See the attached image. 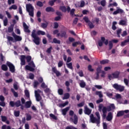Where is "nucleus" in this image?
Segmentation results:
<instances>
[{
	"mask_svg": "<svg viewBox=\"0 0 129 129\" xmlns=\"http://www.w3.org/2000/svg\"><path fill=\"white\" fill-rule=\"evenodd\" d=\"M98 111L100 112L102 111L103 118H105V117H106V113H107V111H111V107L109 106L106 107V106H103V104H99L98 106Z\"/></svg>",
	"mask_w": 129,
	"mask_h": 129,
	"instance_id": "nucleus-1",
	"label": "nucleus"
},
{
	"mask_svg": "<svg viewBox=\"0 0 129 129\" xmlns=\"http://www.w3.org/2000/svg\"><path fill=\"white\" fill-rule=\"evenodd\" d=\"M95 115L97 118L94 117L93 114L90 115L91 122L92 123H96L97 126H99V124H100V115L99 114V112H96Z\"/></svg>",
	"mask_w": 129,
	"mask_h": 129,
	"instance_id": "nucleus-2",
	"label": "nucleus"
},
{
	"mask_svg": "<svg viewBox=\"0 0 129 129\" xmlns=\"http://www.w3.org/2000/svg\"><path fill=\"white\" fill-rule=\"evenodd\" d=\"M69 114L70 116H73L74 115V118L73 117H71L70 120L72 121L74 124H77L78 123V116H77V115L74 114V111L72 110H70Z\"/></svg>",
	"mask_w": 129,
	"mask_h": 129,
	"instance_id": "nucleus-3",
	"label": "nucleus"
},
{
	"mask_svg": "<svg viewBox=\"0 0 129 129\" xmlns=\"http://www.w3.org/2000/svg\"><path fill=\"white\" fill-rule=\"evenodd\" d=\"M25 59H26L27 61L28 62H31V60H32V56L30 55H27L26 56V55H22L21 56L20 60H21V65L23 66L24 65H26V60Z\"/></svg>",
	"mask_w": 129,
	"mask_h": 129,
	"instance_id": "nucleus-4",
	"label": "nucleus"
},
{
	"mask_svg": "<svg viewBox=\"0 0 129 129\" xmlns=\"http://www.w3.org/2000/svg\"><path fill=\"white\" fill-rule=\"evenodd\" d=\"M31 37L34 39L33 42L36 45H40V38L36 34V30L34 29L32 31Z\"/></svg>",
	"mask_w": 129,
	"mask_h": 129,
	"instance_id": "nucleus-5",
	"label": "nucleus"
},
{
	"mask_svg": "<svg viewBox=\"0 0 129 129\" xmlns=\"http://www.w3.org/2000/svg\"><path fill=\"white\" fill-rule=\"evenodd\" d=\"M36 68V66L34 63L33 60L31 61L28 63V65H26L25 66L26 70H28V71H30L31 72H33L35 71V69Z\"/></svg>",
	"mask_w": 129,
	"mask_h": 129,
	"instance_id": "nucleus-6",
	"label": "nucleus"
},
{
	"mask_svg": "<svg viewBox=\"0 0 129 129\" xmlns=\"http://www.w3.org/2000/svg\"><path fill=\"white\" fill-rule=\"evenodd\" d=\"M26 11L29 13L30 17H34V8L32 6V4L26 5Z\"/></svg>",
	"mask_w": 129,
	"mask_h": 129,
	"instance_id": "nucleus-7",
	"label": "nucleus"
},
{
	"mask_svg": "<svg viewBox=\"0 0 129 129\" xmlns=\"http://www.w3.org/2000/svg\"><path fill=\"white\" fill-rule=\"evenodd\" d=\"M112 87L116 90L119 91V92H122L124 91V86H121V85H118V84H114L112 85Z\"/></svg>",
	"mask_w": 129,
	"mask_h": 129,
	"instance_id": "nucleus-8",
	"label": "nucleus"
},
{
	"mask_svg": "<svg viewBox=\"0 0 129 129\" xmlns=\"http://www.w3.org/2000/svg\"><path fill=\"white\" fill-rule=\"evenodd\" d=\"M6 65L8 66L10 72H12V73H15L16 71V69L14 64L10 61H7Z\"/></svg>",
	"mask_w": 129,
	"mask_h": 129,
	"instance_id": "nucleus-9",
	"label": "nucleus"
},
{
	"mask_svg": "<svg viewBox=\"0 0 129 129\" xmlns=\"http://www.w3.org/2000/svg\"><path fill=\"white\" fill-rule=\"evenodd\" d=\"M103 43L107 46V45H108V40L106 39L105 40V38H104V37H101V41L100 40L98 42L99 47H102Z\"/></svg>",
	"mask_w": 129,
	"mask_h": 129,
	"instance_id": "nucleus-10",
	"label": "nucleus"
},
{
	"mask_svg": "<svg viewBox=\"0 0 129 129\" xmlns=\"http://www.w3.org/2000/svg\"><path fill=\"white\" fill-rule=\"evenodd\" d=\"M11 107H14L15 106L16 107H20L22 104H21V100H18L16 102H14L13 101H11L9 103Z\"/></svg>",
	"mask_w": 129,
	"mask_h": 129,
	"instance_id": "nucleus-11",
	"label": "nucleus"
},
{
	"mask_svg": "<svg viewBox=\"0 0 129 129\" xmlns=\"http://www.w3.org/2000/svg\"><path fill=\"white\" fill-rule=\"evenodd\" d=\"M39 93H41V90H40L39 89L35 91V95L36 101H40L41 99H42V97Z\"/></svg>",
	"mask_w": 129,
	"mask_h": 129,
	"instance_id": "nucleus-12",
	"label": "nucleus"
},
{
	"mask_svg": "<svg viewBox=\"0 0 129 129\" xmlns=\"http://www.w3.org/2000/svg\"><path fill=\"white\" fill-rule=\"evenodd\" d=\"M12 35L13 36V38H14L15 42H20L23 40L22 36L17 35L16 33L14 32H12Z\"/></svg>",
	"mask_w": 129,
	"mask_h": 129,
	"instance_id": "nucleus-13",
	"label": "nucleus"
},
{
	"mask_svg": "<svg viewBox=\"0 0 129 129\" xmlns=\"http://www.w3.org/2000/svg\"><path fill=\"white\" fill-rule=\"evenodd\" d=\"M115 43L116 44V43H118V40L117 39H112L111 41H109V50H111L112 48L113 47V43Z\"/></svg>",
	"mask_w": 129,
	"mask_h": 129,
	"instance_id": "nucleus-14",
	"label": "nucleus"
},
{
	"mask_svg": "<svg viewBox=\"0 0 129 129\" xmlns=\"http://www.w3.org/2000/svg\"><path fill=\"white\" fill-rule=\"evenodd\" d=\"M117 14H124V11L121 9H117L113 13V15H117Z\"/></svg>",
	"mask_w": 129,
	"mask_h": 129,
	"instance_id": "nucleus-15",
	"label": "nucleus"
},
{
	"mask_svg": "<svg viewBox=\"0 0 129 129\" xmlns=\"http://www.w3.org/2000/svg\"><path fill=\"white\" fill-rule=\"evenodd\" d=\"M23 28L24 29V32L25 33H30L31 31L29 30V26L27 25L26 23L23 22Z\"/></svg>",
	"mask_w": 129,
	"mask_h": 129,
	"instance_id": "nucleus-16",
	"label": "nucleus"
},
{
	"mask_svg": "<svg viewBox=\"0 0 129 129\" xmlns=\"http://www.w3.org/2000/svg\"><path fill=\"white\" fill-rule=\"evenodd\" d=\"M52 72H53V73H55V74H56V76L57 77H59V76H60L61 75V73H60V72H59L57 70V69H56V68H55V67L52 68Z\"/></svg>",
	"mask_w": 129,
	"mask_h": 129,
	"instance_id": "nucleus-17",
	"label": "nucleus"
},
{
	"mask_svg": "<svg viewBox=\"0 0 129 129\" xmlns=\"http://www.w3.org/2000/svg\"><path fill=\"white\" fill-rule=\"evenodd\" d=\"M92 110L89 109L87 107H85V110H84V113L85 114H87L88 115H89L91 113Z\"/></svg>",
	"mask_w": 129,
	"mask_h": 129,
	"instance_id": "nucleus-18",
	"label": "nucleus"
},
{
	"mask_svg": "<svg viewBox=\"0 0 129 129\" xmlns=\"http://www.w3.org/2000/svg\"><path fill=\"white\" fill-rule=\"evenodd\" d=\"M119 74H120L119 72L116 71L112 74V76H113V78H118V77H119Z\"/></svg>",
	"mask_w": 129,
	"mask_h": 129,
	"instance_id": "nucleus-19",
	"label": "nucleus"
},
{
	"mask_svg": "<svg viewBox=\"0 0 129 129\" xmlns=\"http://www.w3.org/2000/svg\"><path fill=\"white\" fill-rule=\"evenodd\" d=\"M45 11L47 13H49L50 12H51V13H54V12H55V9H54L53 7H48L45 9Z\"/></svg>",
	"mask_w": 129,
	"mask_h": 129,
	"instance_id": "nucleus-20",
	"label": "nucleus"
},
{
	"mask_svg": "<svg viewBox=\"0 0 129 129\" xmlns=\"http://www.w3.org/2000/svg\"><path fill=\"white\" fill-rule=\"evenodd\" d=\"M70 109V107H67L66 108L62 110V113L63 115H66L67 114V112Z\"/></svg>",
	"mask_w": 129,
	"mask_h": 129,
	"instance_id": "nucleus-21",
	"label": "nucleus"
},
{
	"mask_svg": "<svg viewBox=\"0 0 129 129\" xmlns=\"http://www.w3.org/2000/svg\"><path fill=\"white\" fill-rule=\"evenodd\" d=\"M106 119L108 121H110V120H112V113L111 112L108 113Z\"/></svg>",
	"mask_w": 129,
	"mask_h": 129,
	"instance_id": "nucleus-22",
	"label": "nucleus"
},
{
	"mask_svg": "<svg viewBox=\"0 0 129 129\" xmlns=\"http://www.w3.org/2000/svg\"><path fill=\"white\" fill-rule=\"evenodd\" d=\"M1 69L3 71H8L9 68H8V65L3 64L1 66Z\"/></svg>",
	"mask_w": 129,
	"mask_h": 129,
	"instance_id": "nucleus-23",
	"label": "nucleus"
},
{
	"mask_svg": "<svg viewBox=\"0 0 129 129\" xmlns=\"http://www.w3.org/2000/svg\"><path fill=\"white\" fill-rule=\"evenodd\" d=\"M79 85L81 88H84L85 86H86V83H85L83 80H81Z\"/></svg>",
	"mask_w": 129,
	"mask_h": 129,
	"instance_id": "nucleus-24",
	"label": "nucleus"
},
{
	"mask_svg": "<svg viewBox=\"0 0 129 129\" xmlns=\"http://www.w3.org/2000/svg\"><path fill=\"white\" fill-rule=\"evenodd\" d=\"M14 24H11L10 27H8V33H14Z\"/></svg>",
	"mask_w": 129,
	"mask_h": 129,
	"instance_id": "nucleus-25",
	"label": "nucleus"
},
{
	"mask_svg": "<svg viewBox=\"0 0 129 129\" xmlns=\"http://www.w3.org/2000/svg\"><path fill=\"white\" fill-rule=\"evenodd\" d=\"M32 105V102L31 101H28L26 102L25 107L26 108H30Z\"/></svg>",
	"mask_w": 129,
	"mask_h": 129,
	"instance_id": "nucleus-26",
	"label": "nucleus"
},
{
	"mask_svg": "<svg viewBox=\"0 0 129 129\" xmlns=\"http://www.w3.org/2000/svg\"><path fill=\"white\" fill-rule=\"evenodd\" d=\"M37 35L38 36H40V35H41V36H45V35H46V32L42 30H38L37 32Z\"/></svg>",
	"mask_w": 129,
	"mask_h": 129,
	"instance_id": "nucleus-27",
	"label": "nucleus"
},
{
	"mask_svg": "<svg viewBox=\"0 0 129 129\" xmlns=\"http://www.w3.org/2000/svg\"><path fill=\"white\" fill-rule=\"evenodd\" d=\"M124 115V112L123 111H119L117 112L116 116L117 117H119L120 116H122Z\"/></svg>",
	"mask_w": 129,
	"mask_h": 129,
	"instance_id": "nucleus-28",
	"label": "nucleus"
},
{
	"mask_svg": "<svg viewBox=\"0 0 129 129\" xmlns=\"http://www.w3.org/2000/svg\"><path fill=\"white\" fill-rule=\"evenodd\" d=\"M119 25L120 26H126V21L121 20L119 21Z\"/></svg>",
	"mask_w": 129,
	"mask_h": 129,
	"instance_id": "nucleus-29",
	"label": "nucleus"
},
{
	"mask_svg": "<svg viewBox=\"0 0 129 129\" xmlns=\"http://www.w3.org/2000/svg\"><path fill=\"white\" fill-rule=\"evenodd\" d=\"M51 43H54V44H61V41L57 39L56 38H54Z\"/></svg>",
	"mask_w": 129,
	"mask_h": 129,
	"instance_id": "nucleus-30",
	"label": "nucleus"
},
{
	"mask_svg": "<svg viewBox=\"0 0 129 129\" xmlns=\"http://www.w3.org/2000/svg\"><path fill=\"white\" fill-rule=\"evenodd\" d=\"M75 39L73 38V37H69V41H67L66 43L67 44H70V42L72 43V42H75Z\"/></svg>",
	"mask_w": 129,
	"mask_h": 129,
	"instance_id": "nucleus-31",
	"label": "nucleus"
},
{
	"mask_svg": "<svg viewBox=\"0 0 129 129\" xmlns=\"http://www.w3.org/2000/svg\"><path fill=\"white\" fill-rule=\"evenodd\" d=\"M70 97V94L69 93H66L64 94V96L62 98V99H68Z\"/></svg>",
	"mask_w": 129,
	"mask_h": 129,
	"instance_id": "nucleus-32",
	"label": "nucleus"
},
{
	"mask_svg": "<svg viewBox=\"0 0 129 129\" xmlns=\"http://www.w3.org/2000/svg\"><path fill=\"white\" fill-rule=\"evenodd\" d=\"M99 5L101 4L102 7H105L106 6V1L105 0H102L100 3H98Z\"/></svg>",
	"mask_w": 129,
	"mask_h": 129,
	"instance_id": "nucleus-33",
	"label": "nucleus"
},
{
	"mask_svg": "<svg viewBox=\"0 0 129 129\" xmlns=\"http://www.w3.org/2000/svg\"><path fill=\"white\" fill-rule=\"evenodd\" d=\"M59 10L62 11L63 13H66V12H67V9H66V7L65 6H60L59 7Z\"/></svg>",
	"mask_w": 129,
	"mask_h": 129,
	"instance_id": "nucleus-34",
	"label": "nucleus"
},
{
	"mask_svg": "<svg viewBox=\"0 0 129 129\" xmlns=\"http://www.w3.org/2000/svg\"><path fill=\"white\" fill-rule=\"evenodd\" d=\"M67 34V32L66 31H61L60 37L61 38H64V37H66Z\"/></svg>",
	"mask_w": 129,
	"mask_h": 129,
	"instance_id": "nucleus-35",
	"label": "nucleus"
},
{
	"mask_svg": "<svg viewBox=\"0 0 129 129\" xmlns=\"http://www.w3.org/2000/svg\"><path fill=\"white\" fill-rule=\"evenodd\" d=\"M80 44H81L80 41H76L74 42V43H73L72 44V46L73 47H77V46H78V45H80Z\"/></svg>",
	"mask_w": 129,
	"mask_h": 129,
	"instance_id": "nucleus-36",
	"label": "nucleus"
},
{
	"mask_svg": "<svg viewBox=\"0 0 129 129\" xmlns=\"http://www.w3.org/2000/svg\"><path fill=\"white\" fill-rule=\"evenodd\" d=\"M96 95H98L100 98L103 97V95H102V93L100 91H96Z\"/></svg>",
	"mask_w": 129,
	"mask_h": 129,
	"instance_id": "nucleus-37",
	"label": "nucleus"
},
{
	"mask_svg": "<svg viewBox=\"0 0 129 129\" xmlns=\"http://www.w3.org/2000/svg\"><path fill=\"white\" fill-rule=\"evenodd\" d=\"M48 24H49L48 23V22H46V23H42L41 24V28H42L43 29H46V28L48 27Z\"/></svg>",
	"mask_w": 129,
	"mask_h": 129,
	"instance_id": "nucleus-38",
	"label": "nucleus"
},
{
	"mask_svg": "<svg viewBox=\"0 0 129 129\" xmlns=\"http://www.w3.org/2000/svg\"><path fill=\"white\" fill-rule=\"evenodd\" d=\"M37 6L39 7V8H42L43 6H44V4L42 3L41 1H38L36 3Z\"/></svg>",
	"mask_w": 129,
	"mask_h": 129,
	"instance_id": "nucleus-39",
	"label": "nucleus"
},
{
	"mask_svg": "<svg viewBox=\"0 0 129 129\" xmlns=\"http://www.w3.org/2000/svg\"><path fill=\"white\" fill-rule=\"evenodd\" d=\"M49 116L51 117V118H52L53 119H54V120H57V116H56V115H55L54 114L50 113L49 114Z\"/></svg>",
	"mask_w": 129,
	"mask_h": 129,
	"instance_id": "nucleus-40",
	"label": "nucleus"
},
{
	"mask_svg": "<svg viewBox=\"0 0 129 129\" xmlns=\"http://www.w3.org/2000/svg\"><path fill=\"white\" fill-rule=\"evenodd\" d=\"M101 68H102V67L101 66H100V67H98V68H97L96 69V73L98 74H100L101 73V72H102V71H101Z\"/></svg>",
	"mask_w": 129,
	"mask_h": 129,
	"instance_id": "nucleus-41",
	"label": "nucleus"
},
{
	"mask_svg": "<svg viewBox=\"0 0 129 129\" xmlns=\"http://www.w3.org/2000/svg\"><path fill=\"white\" fill-rule=\"evenodd\" d=\"M25 96L27 98H29V97H30V93L29 92V91L28 90H25Z\"/></svg>",
	"mask_w": 129,
	"mask_h": 129,
	"instance_id": "nucleus-42",
	"label": "nucleus"
},
{
	"mask_svg": "<svg viewBox=\"0 0 129 129\" xmlns=\"http://www.w3.org/2000/svg\"><path fill=\"white\" fill-rule=\"evenodd\" d=\"M108 62H109V60H108V59H104L100 61V64H107Z\"/></svg>",
	"mask_w": 129,
	"mask_h": 129,
	"instance_id": "nucleus-43",
	"label": "nucleus"
},
{
	"mask_svg": "<svg viewBox=\"0 0 129 129\" xmlns=\"http://www.w3.org/2000/svg\"><path fill=\"white\" fill-rule=\"evenodd\" d=\"M7 40L9 41V42H13V43H15V41H14V38H13V37L12 36H7Z\"/></svg>",
	"mask_w": 129,
	"mask_h": 129,
	"instance_id": "nucleus-44",
	"label": "nucleus"
},
{
	"mask_svg": "<svg viewBox=\"0 0 129 129\" xmlns=\"http://www.w3.org/2000/svg\"><path fill=\"white\" fill-rule=\"evenodd\" d=\"M31 119H32V116L30 114H27L26 115V120L29 121V120H31Z\"/></svg>",
	"mask_w": 129,
	"mask_h": 129,
	"instance_id": "nucleus-45",
	"label": "nucleus"
},
{
	"mask_svg": "<svg viewBox=\"0 0 129 129\" xmlns=\"http://www.w3.org/2000/svg\"><path fill=\"white\" fill-rule=\"evenodd\" d=\"M2 121H3V122H6L7 121V120L8 119V118L6 116H1Z\"/></svg>",
	"mask_w": 129,
	"mask_h": 129,
	"instance_id": "nucleus-46",
	"label": "nucleus"
},
{
	"mask_svg": "<svg viewBox=\"0 0 129 129\" xmlns=\"http://www.w3.org/2000/svg\"><path fill=\"white\" fill-rule=\"evenodd\" d=\"M2 129H12V128H11V126L10 125L7 126V125L4 124L2 126Z\"/></svg>",
	"mask_w": 129,
	"mask_h": 129,
	"instance_id": "nucleus-47",
	"label": "nucleus"
},
{
	"mask_svg": "<svg viewBox=\"0 0 129 129\" xmlns=\"http://www.w3.org/2000/svg\"><path fill=\"white\" fill-rule=\"evenodd\" d=\"M88 24L90 29H93V28H94V25H93V23L91 22V21H90Z\"/></svg>",
	"mask_w": 129,
	"mask_h": 129,
	"instance_id": "nucleus-48",
	"label": "nucleus"
},
{
	"mask_svg": "<svg viewBox=\"0 0 129 129\" xmlns=\"http://www.w3.org/2000/svg\"><path fill=\"white\" fill-rule=\"evenodd\" d=\"M126 43H128L127 40L125 39L124 41H122L121 42V44L120 46L121 47H124V46H125V45H126Z\"/></svg>",
	"mask_w": 129,
	"mask_h": 129,
	"instance_id": "nucleus-49",
	"label": "nucleus"
},
{
	"mask_svg": "<svg viewBox=\"0 0 129 129\" xmlns=\"http://www.w3.org/2000/svg\"><path fill=\"white\" fill-rule=\"evenodd\" d=\"M39 85V82L37 81H35L33 83V86L34 88H37Z\"/></svg>",
	"mask_w": 129,
	"mask_h": 129,
	"instance_id": "nucleus-50",
	"label": "nucleus"
},
{
	"mask_svg": "<svg viewBox=\"0 0 129 129\" xmlns=\"http://www.w3.org/2000/svg\"><path fill=\"white\" fill-rule=\"evenodd\" d=\"M57 92H58L59 95H63V93L64 91H63V89H58Z\"/></svg>",
	"mask_w": 129,
	"mask_h": 129,
	"instance_id": "nucleus-51",
	"label": "nucleus"
},
{
	"mask_svg": "<svg viewBox=\"0 0 129 129\" xmlns=\"http://www.w3.org/2000/svg\"><path fill=\"white\" fill-rule=\"evenodd\" d=\"M18 7L16 5H13L9 8V10H17Z\"/></svg>",
	"mask_w": 129,
	"mask_h": 129,
	"instance_id": "nucleus-52",
	"label": "nucleus"
},
{
	"mask_svg": "<svg viewBox=\"0 0 129 129\" xmlns=\"http://www.w3.org/2000/svg\"><path fill=\"white\" fill-rule=\"evenodd\" d=\"M67 66L68 68H69V69H71V70H72V69H73V67L72 66V62H70L69 63H67Z\"/></svg>",
	"mask_w": 129,
	"mask_h": 129,
	"instance_id": "nucleus-53",
	"label": "nucleus"
},
{
	"mask_svg": "<svg viewBox=\"0 0 129 129\" xmlns=\"http://www.w3.org/2000/svg\"><path fill=\"white\" fill-rule=\"evenodd\" d=\"M88 69L89 71H90V72H93V71H94V70L92 69V66L91 64L88 66Z\"/></svg>",
	"mask_w": 129,
	"mask_h": 129,
	"instance_id": "nucleus-54",
	"label": "nucleus"
},
{
	"mask_svg": "<svg viewBox=\"0 0 129 129\" xmlns=\"http://www.w3.org/2000/svg\"><path fill=\"white\" fill-rule=\"evenodd\" d=\"M14 115L16 117L20 116V111H16L14 112Z\"/></svg>",
	"mask_w": 129,
	"mask_h": 129,
	"instance_id": "nucleus-55",
	"label": "nucleus"
},
{
	"mask_svg": "<svg viewBox=\"0 0 129 129\" xmlns=\"http://www.w3.org/2000/svg\"><path fill=\"white\" fill-rule=\"evenodd\" d=\"M83 20H84V21H85V22L87 23V24H88L89 23V22H90L89 20V19H88V17H84Z\"/></svg>",
	"mask_w": 129,
	"mask_h": 129,
	"instance_id": "nucleus-56",
	"label": "nucleus"
},
{
	"mask_svg": "<svg viewBox=\"0 0 129 129\" xmlns=\"http://www.w3.org/2000/svg\"><path fill=\"white\" fill-rule=\"evenodd\" d=\"M54 25V29H58L59 27V24H58L57 22H54L53 23Z\"/></svg>",
	"mask_w": 129,
	"mask_h": 129,
	"instance_id": "nucleus-57",
	"label": "nucleus"
},
{
	"mask_svg": "<svg viewBox=\"0 0 129 129\" xmlns=\"http://www.w3.org/2000/svg\"><path fill=\"white\" fill-rule=\"evenodd\" d=\"M8 18H6L4 20V26H5V27H7V26H8Z\"/></svg>",
	"mask_w": 129,
	"mask_h": 129,
	"instance_id": "nucleus-58",
	"label": "nucleus"
},
{
	"mask_svg": "<svg viewBox=\"0 0 129 129\" xmlns=\"http://www.w3.org/2000/svg\"><path fill=\"white\" fill-rule=\"evenodd\" d=\"M78 18H75L73 22V25H77V23H78Z\"/></svg>",
	"mask_w": 129,
	"mask_h": 129,
	"instance_id": "nucleus-59",
	"label": "nucleus"
},
{
	"mask_svg": "<svg viewBox=\"0 0 129 129\" xmlns=\"http://www.w3.org/2000/svg\"><path fill=\"white\" fill-rule=\"evenodd\" d=\"M3 90L5 95L7 96L9 94V91L7 90V89L6 88H4Z\"/></svg>",
	"mask_w": 129,
	"mask_h": 129,
	"instance_id": "nucleus-60",
	"label": "nucleus"
},
{
	"mask_svg": "<svg viewBox=\"0 0 129 129\" xmlns=\"http://www.w3.org/2000/svg\"><path fill=\"white\" fill-rule=\"evenodd\" d=\"M61 20V16H56L54 18V21L58 22V21Z\"/></svg>",
	"mask_w": 129,
	"mask_h": 129,
	"instance_id": "nucleus-61",
	"label": "nucleus"
},
{
	"mask_svg": "<svg viewBox=\"0 0 129 129\" xmlns=\"http://www.w3.org/2000/svg\"><path fill=\"white\" fill-rule=\"evenodd\" d=\"M63 66V61L62 60H59L58 63V67H62Z\"/></svg>",
	"mask_w": 129,
	"mask_h": 129,
	"instance_id": "nucleus-62",
	"label": "nucleus"
},
{
	"mask_svg": "<svg viewBox=\"0 0 129 129\" xmlns=\"http://www.w3.org/2000/svg\"><path fill=\"white\" fill-rule=\"evenodd\" d=\"M40 104L41 107L42 108H44V107H45V104H44V101H43V100L40 101Z\"/></svg>",
	"mask_w": 129,
	"mask_h": 129,
	"instance_id": "nucleus-63",
	"label": "nucleus"
},
{
	"mask_svg": "<svg viewBox=\"0 0 129 129\" xmlns=\"http://www.w3.org/2000/svg\"><path fill=\"white\" fill-rule=\"evenodd\" d=\"M85 104V103L84 102H82L80 103L79 104H78V106L79 107H82V106H83Z\"/></svg>",
	"mask_w": 129,
	"mask_h": 129,
	"instance_id": "nucleus-64",
	"label": "nucleus"
}]
</instances>
